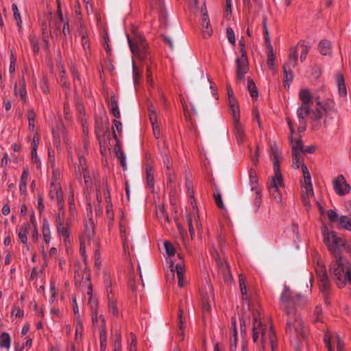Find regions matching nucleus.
<instances>
[{
	"instance_id": "f257e3e1",
	"label": "nucleus",
	"mask_w": 351,
	"mask_h": 351,
	"mask_svg": "<svg viewBox=\"0 0 351 351\" xmlns=\"http://www.w3.org/2000/svg\"><path fill=\"white\" fill-rule=\"evenodd\" d=\"M281 302L286 310L288 316L287 331L290 333L295 332L297 335L305 337V332L303 330L302 321L299 315L296 313L295 308L291 306V291L285 287L280 297Z\"/></svg>"
},
{
	"instance_id": "f03ea898",
	"label": "nucleus",
	"mask_w": 351,
	"mask_h": 351,
	"mask_svg": "<svg viewBox=\"0 0 351 351\" xmlns=\"http://www.w3.org/2000/svg\"><path fill=\"white\" fill-rule=\"evenodd\" d=\"M270 157L273 162L274 176L269 183V191L270 195L277 201L281 199V195L279 188L283 187V180L280 169V160L282 158V154L276 145H270Z\"/></svg>"
},
{
	"instance_id": "7ed1b4c3",
	"label": "nucleus",
	"mask_w": 351,
	"mask_h": 351,
	"mask_svg": "<svg viewBox=\"0 0 351 351\" xmlns=\"http://www.w3.org/2000/svg\"><path fill=\"white\" fill-rule=\"evenodd\" d=\"M329 272L339 288L348 282L351 285V263L345 258H335L330 265Z\"/></svg>"
},
{
	"instance_id": "20e7f679",
	"label": "nucleus",
	"mask_w": 351,
	"mask_h": 351,
	"mask_svg": "<svg viewBox=\"0 0 351 351\" xmlns=\"http://www.w3.org/2000/svg\"><path fill=\"white\" fill-rule=\"evenodd\" d=\"M164 247L166 253L169 256L168 263L169 264L172 276H173L175 273H176L178 280V286L180 287H183L184 285V275L185 273V268L183 263L182 255L181 254H178L177 256H175L176 249L173 244L169 241H165Z\"/></svg>"
},
{
	"instance_id": "39448f33",
	"label": "nucleus",
	"mask_w": 351,
	"mask_h": 351,
	"mask_svg": "<svg viewBox=\"0 0 351 351\" xmlns=\"http://www.w3.org/2000/svg\"><path fill=\"white\" fill-rule=\"evenodd\" d=\"M322 234L324 243L328 247V250L333 254L335 258L343 257L341 254L343 251H350L347 241L338 237L334 231H328L327 228L324 227L322 230Z\"/></svg>"
},
{
	"instance_id": "423d86ee",
	"label": "nucleus",
	"mask_w": 351,
	"mask_h": 351,
	"mask_svg": "<svg viewBox=\"0 0 351 351\" xmlns=\"http://www.w3.org/2000/svg\"><path fill=\"white\" fill-rule=\"evenodd\" d=\"M298 97L301 101V105L298 108L297 114L300 119L304 120L308 116L311 117L312 112L311 108L315 98L312 95L310 90L307 88L301 89Z\"/></svg>"
},
{
	"instance_id": "0eeeda50",
	"label": "nucleus",
	"mask_w": 351,
	"mask_h": 351,
	"mask_svg": "<svg viewBox=\"0 0 351 351\" xmlns=\"http://www.w3.org/2000/svg\"><path fill=\"white\" fill-rule=\"evenodd\" d=\"M298 64V51L296 47H293L290 49L289 54L288 56L287 61L283 64V73H284V84L285 86L287 85L289 86V83L291 82L293 79V73L292 69L295 67Z\"/></svg>"
},
{
	"instance_id": "6e6552de",
	"label": "nucleus",
	"mask_w": 351,
	"mask_h": 351,
	"mask_svg": "<svg viewBox=\"0 0 351 351\" xmlns=\"http://www.w3.org/2000/svg\"><path fill=\"white\" fill-rule=\"evenodd\" d=\"M315 100L317 106L311 114V119L314 121L321 119L324 114H328L335 110L334 102L332 100L328 99L322 102L319 97H315Z\"/></svg>"
},
{
	"instance_id": "1a4fd4ad",
	"label": "nucleus",
	"mask_w": 351,
	"mask_h": 351,
	"mask_svg": "<svg viewBox=\"0 0 351 351\" xmlns=\"http://www.w3.org/2000/svg\"><path fill=\"white\" fill-rule=\"evenodd\" d=\"M192 204L193 210L186 215V220L189 226V231L192 239L195 236V229L193 227V222H195V227L199 234H202L203 228L202 224L199 219V210L195 204Z\"/></svg>"
},
{
	"instance_id": "9d476101",
	"label": "nucleus",
	"mask_w": 351,
	"mask_h": 351,
	"mask_svg": "<svg viewBox=\"0 0 351 351\" xmlns=\"http://www.w3.org/2000/svg\"><path fill=\"white\" fill-rule=\"evenodd\" d=\"M253 319H254V323H253V341L254 342H256L259 335L261 336V346L262 349H265V341L266 340V335H265V327L263 325V323L261 320L260 317V312L258 310L253 311Z\"/></svg>"
},
{
	"instance_id": "9b49d317",
	"label": "nucleus",
	"mask_w": 351,
	"mask_h": 351,
	"mask_svg": "<svg viewBox=\"0 0 351 351\" xmlns=\"http://www.w3.org/2000/svg\"><path fill=\"white\" fill-rule=\"evenodd\" d=\"M127 38L130 50L134 54L141 53L145 50L147 43L142 36L135 34L134 37L131 38L127 34Z\"/></svg>"
},
{
	"instance_id": "f8f14e48",
	"label": "nucleus",
	"mask_w": 351,
	"mask_h": 351,
	"mask_svg": "<svg viewBox=\"0 0 351 351\" xmlns=\"http://www.w3.org/2000/svg\"><path fill=\"white\" fill-rule=\"evenodd\" d=\"M49 197L51 199L56 200L58 208L61 210L64 206L63 194L60 184L58 180L51 182Z\"/></svg>"
},
{
	"instance_id": "ddd939ff",
	"label": "nucleus",
	"mask_w": 351,
	"mask_h": 351,
	"mask_svg": "<svg viewBox=\"0 0 351 351\" xmlns=\"http://www.w3.org/2000/svg\"><path fill=\"white\" fill-rule=\"evenodd\" d=\"M315 271L319 280L321 291L323 293H328L330 290V283L325 267L324 265H318Z\"/></svg>"
},
{
	"instance_id": "4468645a",
	"label": "nucleus",
	"mask_w": 351,
	"mask_h": 351,
	"mask_svg": "<svg viewBox=\"0 0 351 351\" xmlns=\"http://www.w3.org/2000/svg\"><path fill=\"white\" fill-rule=\"evenodd\" d=\"M155 10L158 14L160 27L166 28L169 14L165 0H155Z\"/></svg>"
},
{
	"instance_id": "2eb2a0df",
	"label": "nucleus",
	"mask_w": 351,
	"mask_h": 351,
	"mask_svg": "<svg viewBox=\"0 0 351 351\" xmlns=\"http://www.w3.org/2000/svg\"><path fill=\"white\" fill-rule=\"evenodd\" d=\"M249 71L248 59L244 58H238L236 60V72L237 80L241 81L244 79V75Z\"/></svg>"
},
{
	"instance_id": "dca6fc26",
	"label": "nucleus",
	"mask_w": 351,
	"mask_h": 351,
	"mask_svg": "<svg viewBox=\"0 0 351 351\" xmlns=\"http://www.w3.org/2000/svg\"><path fill=\"white\" fill-rule=\"evenodd\" d=\"M333 185L335 192L339 195H344L348 193L351 189L350 186L347 184L345 178L340 175L333 181Z\"/></svg>"
},
{
	"instance_id": "f3484780",
	"label": "nucleus",
	"mask_w": 351,
	"mask_h": 351,
	"mask_svg": "<svg viewBox=\"0 0 351 351\" xmlns=\"http://www.w3.org/2000/svg\"><path fill=\"white\" fill-rule=\"evenodd\" d=\"M302 186V202L306 210L311 208V199L314 197V192L312 184Z\"/></svg>"
},
{
	"instance_id": "a211bd4d",
	"label": "nucleus",
	"mask_w": 351,
	"mask_h": 351,
	"mask_svg": "<svg viewBox=\"0 0 351 351\" xmlns=\"http://www.w3.org/2000/svg\"><path fill=\"white\" fill-rule=\"evenodd\" d=\"M264 27H265V34L266 35L265 39L268 42V45H267V49H268V52H267V64H268L269 69L273 72L275 73L276 72V68H275V60H276L275 54H274V50H273V47H272L271 45L270 44V42H269V40L268 30H267V28L266 27L265 22L264 23Z\"/></svg>"
},
{
	"instance_id": "6ab92c4d",
	"label": "nucleus",
	"mask_w": 351,
	"mask_h": 351,
	"mask_svg": "<svg viewBox=\"0 0 351 351\" xmlns=\"http://www.w3.org/2000/svg\"><path fill=\"white\" fill-rule=\"evenodd\" d=\"M334 340L337 343V351H343V343L341 342V339L339 335H335L332 337L329 332H326L324 335V342L328 350V351H332L331 348V341Z\"/></svg>"
},
{
	"instance_id": "aec40b11",
	"label": "nucleus",
	"mask_w": 351,
	"mask_h": 351,
	"mask_svg": "<svg viewBox=\"0 0 351 351\" xmlns=\"http://www.w3.org/2000/svg\"><path fill=\"white\" fill-rule=\"evenodd\" d=\"M95 134L97 137L101 144L103 141H104L105 136L107 134L109 136V129L108 127L105 125L101 121H96L95 124Z\"/></svg>"
},
{
	"instance_id": "412c9836",
	"label": "nucleus",
	"mask_w": 351,
	"mask_h": 351,
	"mask_svg": "<svg viewBox=\"0 0 351 351\" xmlns=\"http://www.w3.org/2000/svg\"><path fill=\"white\" fill-rule=\"evenodd\" d=\"M202 34L205 38H208L211 36L213 29L210 27V21L207 12L203 14L202 18Z\"/></svg>"
},
{
	"instance_id": "4be33fe9",
	"label": "nucleus",
	"mask_w": 351,
	"mask_h": 351,
	"mask_svg": "<svg viewBox=\"0 0 351 351\" xmlns=\"http://www.w3.org/2000/svg\"><path fill=\"white\" fill-rule=\"evenodd\" d=\"M234 133L236 136V138L237 141V143L239 144H242L245 138V134L243 130V128L239 121V119H236V121L234 122Z\"/></svg>"
},
{
	"instance_id": "5701e85b",
	"label": "nucleus",
	"mask_w": 351,
	"mask_h": 351,
	"mask_svg": "<svg viewBox=\"0 0 351 351\" xmlns=\"http://www.w3.org/2000/svg\"><path fill=\"white\" fill-rule=\"evenodd\" d=\"M146 180L151 193L154 192V169L151 162H147L145 168Z\"/></svg>"
},
{
	"instance_id": "b1692460",
	"label": "nucleus",
	"mask_w": 351,
	"mask_h": 351,
	"mask_svg": "<svg viewBox=\"0 0 351 351\" xmlns=\"http://www.w3.org/2000/svg\"><path fill=\"white\" fill-rule=\"evenodd\" d=\"M108 104L112 114L117 119L120 118L121 114L116 97L112 96L110 98H109Z\"/></svg>"
},
{
	"instance_id": "393cba45",
	"label": "nucleus",
	"mask_w": 351,
	"mask_h": 351,
	"mask_svg": "<svg viewBox=\"0 0 351 351\" xmlns=\"http://www.w3.org/2000/svg\"><path fill=\"white\" fill-rule=\"evenodd\" d=\"M114 152H115L117 157L119 158V160L120 161L121 167L123 168V170H126V169H127L126 161H125L126 158H125V154L123 153V150L121 148L119 141H117V143L116 145L114 146Z\"/></svg>"
},
{
	"instance_id": "a878e982",
	"label": "nucleus",
	"mask_w": 351,
	"mask_h": 351,
	"mask_svg": "<svg viewBox=\"0 0 351 351\" xmlns=\"http://www.w3.org/2000/svg\"><path fill=\"white\" fill-rule=\"evenodd\" d=\"M336 80L339 95L343 97L346 96L347 89L345 84L343 75L341 73H337L336 74Z\"/></svg>"
},
{
	"instance_id": "bb28decb",
	"label": "nucleus",
	"mask_w": 351,
	"mask_h": 351,
	"mask_svg": "<svg viewBox=\"0 0 351 351\" xmlns=\"http://www.w3.org/2000/svg\"><path fill=\"white\" fill-rule=\"evenodd\" d=\"M213 302V295L212 291L207 295L202 296V311L204 314L210 313L211 304Z\"/></svg>"
},
{
	"instance_id": "cd10ccee",
	"label": "nucleus",
	"mask_w": 351,
	"mask_h": 351,
	"mask_svg": "<svg viewBox=\"0 0 351 351\" xmlns=\"http://www.w3.org/2000/svg\"><path fill=\"white\" fill-rule=\"evenodd\" d=\"M289 141L291 144L292 153H300L303 152L304 146L301 139H294L293 136H289Z\"/></svg>"
},
{
	"instance_id": "c85d7f7f",
	"label": "nucleus",
	"mask_w": 351,
	"mask_h": 351,
	"mask_svg": "<svg viewBox=\"0 0 351 351\" xmlns=\"http://www.w3.org/2000/svg\"><path fill=\"white\" fill-rule=\"evenodd\" d=\"M318 49L323 56L329 55L331 53V44L328 40H322L319 43Z\"/></svg>"
},
{
	"instance_id": "c756f323",
	"label": "nucleus",
	"mask_w": 351,
	"mask_h": 351,
	"mask_svg": "<svg viewBox=\"0 0 351 351\" xmlns=\"http://www.w3.org/2000/svg\"><path fill=\"white\" fill-rule=\"evenodd\" d=\"M42 233L44 238L45 241L47 243L50 242L51 239V230L50 226L47 220L45 219L43 223Z\"/></svg>"
},
{
	"instance_id": "7c9ffc66",
	"label": "nucleus",
	"mask_w": 351,
	"mask_h": 351,
	"mask_svg": "<svg viewBox=\"0 0 351 351\" xmlns=\"http://www.w3.org/2000/svg\"><path fill=\"white\" fill-rule=\"evenodd\" d=\"M64 223H56L57 232L64 237V242L69 241V233L67 227L64 226Z\"/></svg>"
},
{
	"instance_id": "2f4dec72",
	"label": "nucleus",
	"mask_w": 351,
	"mask_h": 351,
	"mask_svg": "<svg viewBox=\"0 0 351 351\" xmlns=\"http://www.w3.org/2000/svg\"><path fill=\"white\" fill-rule=\"evenodd\" d=\"M19 85L20 86V88L18 91V90L16 88V84H15L14 93L16 95H17L19 93L20 95L21 99L23 100H25L26 97H27V92H26V87H25V82L24 79H22L19 81Z\"/></svg>"
},
{
	"instance_id": "473e14b6",
	"label": "nucleus",
	"mask_w": 351,
	"mask_h": 351,
	"mask_svg": "<svg viewBox=\"0 0 351 351\" xmlns=\"http://www.w3.org/2000/svg\"><path fill=\"white\" fill-rule=\"evenodd\" d=\"M29 177V171L27 169H25L22 173L19 189L21 192L25 193L27 191V182Z\"/></svg>"
},
{
	"instance_id": "72a5a7b5",
	"label": "nucleus",
	"mask_w": 351,
	"mask_h": 351,
	"mask_svg": "<svg viewBox=\"0 0 351 351\" xmlns=\"http://www.w3.org/2000/svg\"><path fill=\"white\" fill-rule=\"evenodd\" d=\"M247 89H248L249 92L250 93L251 97L254 99H256L258 96V90L256 87V85H255L254 81L250 78L247 79Z\"/></svg>"
},
{
	"instance_id": "f704fd0d",
	"label": "nucleus",
	"mask_w": 351,
	"mask_h": 351,
	"mask_svg": "<svg viewBox=\"0 0 351 351\" xmlns=\"http://www.w3.org/2000/svg\"><path fill=\"white\" fill-rule=\"evenodd\" d=\"M302 170L304 179L301 181V185L312 184L310 173L304 164L302 165Z\"/></svg>"
},
{
	"instance_id": "c9c22d12",
	"label": "nucleus",
	"mask_w": 351,
	"mask_h": 351,
	"mask_svg": "<svg viewBox=\"0 0 351 351\" xmlns=\"http://www.w3.org/2000/svg\"><path fill=\"white\" fill-rule=\"evenodd\" d=\"M102 318L104 319V317L102 315H99L97 311L95 310L93 311L92 321L95 327H97L99 329H101V321Z\"/></svg>"
},
{
	"instance_id": "e433bc0d",
	"label": "nucleus",
	"mask_w": 351,
	"mask_h": 351,
	"mask_svg": "<svg viewBox=\"0 0 351 351\" xmlns=\"http://www.w3.org/2000/svg\"><path fill=\"white\" fill-rule=\"evenodd\" d=\"M216 261H217L218 265L221 267V269L222 271L223 272L224 275H226V276H228L231 277V274L230 272V266L226 263V261L222 262L220 260L219 256L218 254H217V256L216 257Z\"/></svg>"
},
{
	"instance_id": "4c0bfd02",
	"label": "nucleus",
	"mask_w": 351,
	"mask_h": 351,
	"mask_svg": "<svg viewBox=\"0 0 351 351\" xmlns=\"http://www.w3.org/2000/svg\"><path fill=\"white\" fill-rule=\"evenodd\" d=\"M10 342L11 339L10 335L6 332H3L1 336L0 346L1 348L9 349L10 347Z\"/></svg>"
},
{
	"instance_id": "58836bf2",
	"label": "nucleus",
	"mask_w": 351,
	"mask_h": 351,
	"mask_svg": "<svg viewBox=\"0 0 351 351\" xmlns=\"http://www.w3.org/2000/svg\"><path fill=\"white\" fill-rule=\"evenodd\" d=\"M239 287L241 292V295L243 297V300H246V298L244 296L247 295V287L245 285V278L240 274L239 276Z\"/></svg>"
},
{
	"instance_id": "ea45409f",
	"label": "nucleus",
	"mask_w": 351,
	"mask_h": 351,
	"mask_svg": "<svg viewBox=\"0 0 351 351\" xmlns=\"http://www.w3.org/2000/svg\"><path fill=\"white\" fill-rule=\"evenodd\" d=\"M293 155V167L297 169L300 168V166L302 164V157L300 153H292Z\"/></svg>"
},
{
	"instance_id": "a19ab883",
	"label": "nucleus",
	"mask_w": 351,
	"mask_h": 351,
	"mask_svg": "<svg viewBox=\"0 0 351 351\" xmlns=\"http://www.w3.org/2000/svg\"><path fill=\"white\" fill-rule=\"evenodd\" d=\"M341 226L346 230H351V219L347 216H341L339 219Z\"/></svg>"
},
{
	"instance_id": "79ce46f5",
	"label": "nucleus",
	"mask_w": 351,
	"mask_h": 351,
	"mask_svg": "<svg viewBox=\"0 0 351 351\" xmlns=\"http://www.w3.org/2000/svg\"><path fill=\"white\" fill-rule=\"evenodd\" d=\"M100 331V342H107V333L106 330V321L105 319L102 318L101 321V329Z\"/></svg>"
},
{
	"instance_id": "37998d69",
	"label": "nucleus",
	"mask_w": 351,
	"mask_h": 351,
	"mask_svg": "<svg viewBox=\"0 0 351 351\" xmlns=\"http://www.w3.org/2000/svg\"><path fill=\"white\" fill-rule=\"evenodd\" d=\"M29 228V225L28 223H27L25 225V227L24 228L21 229L18 234L19 240L23 243H27V230Z\"/></svg>"
},
{
	"instance_id": "c03bdc74",
	"label": "nucleus",
	"mask_w": 351,
	"mask_h": 351,
	"mask_svg": "<svg viewBox=\"0 0 351 351\" xmlns=\"http://www.w3.org/2000/svg\"><path fill=\"white\" fill-rule=\"evenodd\" d=\"M147 108L148 111V115L150 120L151 125L152 129L154 130V120H153V114H154V110L152 108V101L149 99H147Z\"/></svg>"
},
{
	"instance_id": "a18cd8bd",
	"label": "nucleus",
	"mask_w": 351,
	"mask_h": 351,
	"mask_svg": "<svg viewBox=\"0 0 351 351\" xmlns=\"http://www.w3.org/2000/svg\"><path fill=\"white\" fill-rule=\"evenodd\" d=\"M167 335V330L162 328H160L158 330V341L160 343H163L165 338Z\"/></svg>"
},
{
	"instance_id": "49530a36",
	"label": "nucleus",
	"mask_w": 351,
	"mask_h": 351,
	"mask_svg": "<svg viewBox=\"0 0 351 351\" xmlns=\"http://www.w3.org/2000/svg\"><path fill=\"white\" fill-rule=\"evenodd\" d=\"M113 123H114V126L112 128V130H113V132H112L113 137L117 141L119 140L117 139V134H116V133L114 132V129H116L118 132H119V133L121 132V131H122V123L120 121H117V120H114L113 121Z\"/></svg>"
},
{
	"instance_id": "de8ad7c7",
	"label": "nucleus",
	"mask_w": 351,
	"mask_h": 351,
	"mask_svg": "<svg viewBox=\"0 0 351 351\" xmlns=\"http://www.w3.org/2000/svg\"><path fill=\"white\" fill-rule=\"evenodd\" d=\"M226 35L229 42L232 45H235V36L234 30L231 27H228L226 29Z\"/></svg>"
},
{
	"instance_id": "09e8293b",
	"label": "nucleus",
	"mask_w": 351,
	"mask_h": 351,
	"mask_svg": "<svg viewBox=\"0 0 351 351\" xmlns=\"http://www.w3.org/2000/svg\"><path fill=\"white\" fill-rule=\"evenodd\" d=\"M85 234L89 239H91L94 236L93 222L91 220L89 221V226L86 225Z\"/></svg>"
},
{
	"instance_id": "8fccbe9b",
	"label": "nucleus",
	"mask_w": 351,
	"mask_h": 351,
	"mask_svg": "<svg viewBox=\"0 0 351 351\" xmlns=\"http://www.w3.org/2000/svg\"><path fill=\"white\" fill-rule=\"evenodd\" d=\"M252 190L254 191V195H255L254 204L257 208H259L260 205H261V190L258 189H254V188H252Z\"/></svg>"
},
{
	"instance_id": "3c124183",
	"label": "nucleus",
	"mask_w": 351,
	"mask_h": 351,
	"mask_svg": "<svg viewBox=\"0 0 351 351\" xmlns=\"http://www.w3.org/2000/svg\"><path fill=\"white\" fill-rule=\"evenodd\" d=\"M268 337H269V339L270 341L271 350H272V351H274L275 347L276 346V336H275V334L274 333V331L272 330L271 328H270V330L269 331Z\"/></svg>"
},
{
	"instance_id": "603ef678",
	"label": "nucleus",
	"mask_w": 351,
	"mask_h": 351,
	"mask_svg": "<svg viewBox=\"0 0 351 351\" xmlns=\"http://www.w3.org/2000/svg\"><path fill=\"white\" fill-rule=\"evenodd\" d=\"M214 199L215 201L216 204L220 209H223L225 208V206L223 203L221 196L219 193H214L213 195Z\"/></svg>"
},
{
	"instance_id": "864d4df0",
	"label": "nucleus",
	"mask_w": 351,
	"mask_h": 351,
	"mask_svg": "<svg viewBox=\"0 0 351 351\" xmlns=\"http://www.w3.org/2000/svg\"><path fill=\"white\" fill-rule=\"evenodd\" d=\"M12 7L13 12H14V17L15 20L17 21V25H20V23H21V15H20L19 9L16 4H13Z\"/></svg>"
},
{
	"instance_id": "5fc2aeb1",
	"label": "nucleus",
	"mask_w": 351,
	"mask_h": 351,
	"mask_svg": "<svg viewBox=\"0 0 351 351\" xmlns=\"http://www.w3.org/2000/svg\"><path fill=\"white\" fill-rule=\"evenodd\" d=\"M232 326L234 328L233 330V339L231 340V347L234 346L236 348L237 341V335L236 330V321L234 318H232Z\"/></svg>"
},
{
	"instance_id": "6e6d98bb",
	"label": "nucleus",
	"mask_w": 351,
	"mask_h": 351,
	"mask_svg": "<svg viewBox=\"0 0 351 351\" xmlns=\"http://www.w3.org/2000/svg\"><path fill=\"white\" fill-rule=\"evenodd\" d=\"M328 219L331 222H336L339 220L337 213L333 210H329L327 211Z\"/></svg>"
},
{
	"instance_id": "4d7b16f0",
	"label": "nucleus",
	"mask_w": 351,
	"mask_h": 351,
	"mask_svg": "<svg viewBox=\"0 0 351 351\" xmlns=\"http://www.w3.org/2000/svg\"><path fill=\"white\" fill-rule=\"evenodd\" d=\"M29 41H30V43H31V46L32 47V49H33V51L36 53H38V51H39V47H38V41L35 38L34 36H31L29 37Z\"/></svg>"
},
{
	"instance_id": "13d9d810",
	"label": "nucleus",
	"mask_w": 351,
	"mask_h": 351,
	"mask_svg": "<svg viewBox=\"0 0 351 351\" xmlns=\"http://www.w3.org/2000/svg\"><path fill=\"white\" fill-rule=\"evenodd\" d=\"M56 223H64V208L62 210L59 209L58 213L56 216Z\"/></svg>"
},
{
	"instance_id": "bf43d9fd",
	"label": "nucleus",
	"mask_w": 351,
	"mask_h": 351,
	"mask_svg": "<svg viewBox=\"0 0 351 351\" xmlns=\"http://www.w3.org/2000/svg\"><path fill=\"white\" fill-rule=\"evenodd\" d=\"M182 314H183V311L181 309H180L179 314H178V323H179L180 330H181V332L180 333V335H183V329L184 328Z\"/></svg>"
},
{
	"instance_id": "052dcab7",
	"label": "nucleus",
	"mask_w": 351,
	"mask_h": 351,
	"mask_svg": "<svg viewBox=\"0 0 351 351\" xmlns=\"http://www.w3.org/2000/svg\"><path fill=\"white\" fill-rule=\"evenodd\" d=\"M121 339L119 335H117L116 339L114 340V351H121Z\"/></svg>"
},
{
	"instance_id": "680f3d73",
	"label": "nucleus",
	"mask_w": 351,
	"mask_h": 351,
	"mask_svg": "<svg viewBox=\"0 0 351 351\" xmlns=\"http://www.w3.org/2000/svg\"><path fill=\"white\" fill-rule=\"evenodd\" d=\"M162 160L164 164L166 165L167 169L169 170L172 167V162L170 161V159L167 153H164V155L162 156Z\"/></svg>"
},
{
	"instance_id": "e2e57ef3",
	"label": "nucleus",
	"mask_w": 351,
	"mask_h": 351,
	"mask_svg": "<svg viewBox=\"0 0 351 351\" xmlns=\"http://www.w3.org/2000/svg\"><path fill=\"white\" fill-rule=\"evenodd\" d=\"M231 112L232 113L233 117H234V122L236 121V119H239V106L238 104H236L234 106H230Z\"/></svg>"
},
{
	"instance_id": "0e129e2a",
	"label": "nucleus",
	"mask_w": 351,
	"mask_h": 351,
	"mask_svg": "<svg viewBox=\"0 0 351 351\" xmlns=\"http://www.w3.org/2000/svg\"><path fill=\"white\" fill-rule=\"evenodd\" d=\"M130 341V351H132V348H135L136 346V339L134 334L130 333L129 337Z\"/></svg>"
},
{
	"instance_id": "69168bd1",
	"label": "nucleus",
	"mask_w": 351,
	"mask_h": 351,
	"mask_svg": "<svg viewBox=\"0 0 351 351\" xmlns=\"http://www.w3.org/2000/svg\"><path fill=\"white\" fill-rule=\"evenodd\" d=\"M301 48L302 49L300 54V60L301 61H304L307 56L308 52V47L306 45H301Z\"/></svg>"
},
{
	"instance_id": "338daca9",
	"label": "nucleus",
	"mask_w": 351,
	"mask_h": 351,
	"mask_svg": "<svg viewBox=\"0 0 351 351\" xmlns=\"http://www.w3.org/2000/svg\"><path fill=\"white\" fill-rule=\"evenodd\" d=\"M82 172H83L84 182L86 184V186H88L90 184V176L88 174V172L87 171V168L83 167Z\"/></svg>"
},
{
	"instance_id": "774afa93",
	"label": "nucleus",
	"mask_w": 351,
	"mask_h": 351,
	"mask_svg": "<svg viewBox=\"0 0 351 351\" xmlns=\"http://www.w3.org/2000/svg\"><path fill=\"white\" fill-rule=\"evenodd\" d=\"M108 309L110 313H111L113 315H117L118 310L113 302H110L108 304Z\"/></svg>"
}]
</instances>
